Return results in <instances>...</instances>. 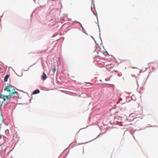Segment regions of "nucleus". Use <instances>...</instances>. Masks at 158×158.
<instances>
[{
    "label": "nucleus",
    "mask_w": 158,
    "mask_h": 158,
    "mask_svg": "<svg viewBox=\"0 0 158 158\" xmlns=\"http://www.w3.org/2000/svg\"><path fill=\"white\" fill-rule=\"evenodd\" d=\"M16 88L12 86L9 85L6 86L4 90L9 92L10 95H12L14 94H16L17 95L18 92L15 91Z\"/></svg>",
    "instance_id": "nucleus-1"
},
{
    "label": "nucleus",
    "mask_w": 158,
    "mask_h": 158,
    "mask_svg": "<svg viewBox=\"0 0 158 158\" xmlns=\"http://www.w3.org/2000/svg\"><path fill=\"white\" fill-rule=\"evenodd\" d=\"M47 78V76L46 74H45V73L44 72H43L42 75L41 76V79L43 80L44 81Z\"/></svg>",
    "instance_id": "nucleus-2"
},
{
    "label": "nucleus",
    "mask_w": 158,
    "mask_h": 158,
    "mask_svg": "<svg viewBox=\"0 0 158 158\" xmlns=\"http://www.w3.org/2000/svg\"><path fill=\"white\" fill-rule=\"evenodd\" d=\"M40 91L38 89H37L35 90L33 93V94H38L40 93Z\"/></svg>",
    "instance_id": "nucleus-3"
},
{
    "label": "nucleus",
    "mask_w": 158,
    "mask_h": 158,
    "mask_svg": "<svg viewBox=\"0 0 158 158\" xmlns=\"http://www.w3.org/2000/svg\"><path fill=\"white\" fill-rule=\"evenodd\" d=\"M3 97H5L7 99H10V96L11 95H10V94H9L8 95H3Z\"/></svg>",
    "instance_id": "nucleus-4"
},
{
    "label": "nucleus",
    "mask_w": 158,
    "mask_h": 158,
    "mask_svg": "<svg viewBox=\"0 0 158 158\" xmlns=\"http://www.w3.org/2000/svg\"><path fill=\"white\" fill-rule=\"evenodd\" d=\"M3 116L1 114H0V121H1V122L2 123H3ZM0 125H1V124H0Z\"/></svg>",
    "instance_id": "nucleus-5"
},
{
    "label": "nucleus",
    "mask_w": 158,
    "mask_h": 158,
    "mask_svg": "<svg viewBox=\"0 0 158 158\" xmlns=\"http://www.w3.org/2000/svg\"><path fill=\"white\" fill-rule=\"evenodd\" d=\"M9 77V75H8V74L6 75L5 76V77L4 78V81H7V79H8V78Z\"/></svg>",
    "instance_id": "nucleus-6"
},
{
    "label": "nucleus",
    "mask_w": 158,
    "mask_h": 158,
    "mask_svg": "<svg viewBox=\"0 0 158 158\" xmlns=\"http://www.w3.org/2000/svg\"><path fill=\"white\" fill-rule=\"evenodd\" d=\"M5 100V98H3V101L2 102H0V106H1L2 105V103L4 102Z\"/></svg>",
    "instance_id": "nucleus-7"
},
{
    "label": "nucleus",
    "mask_w": 158,
    "mask_h": 158,
    "mask_svg": "<svg viewBox=\"0 0 158 158\" xmlns=\"http://www.w3.org/2000/svg\"><path fill=\"white\" fill-rule=\"evenodd\" d=\"M52 70L53 73H54L56 71V70L55 68L52 69Z\"/></svg>",
    "instance_id": "nucleus-8"
},
{
    "label": "nucleus",
    "mask_w": 158,
    "mask_h": 158,
    "mask_svg": "<svg viewBox=\"0 0 158 158\" xmlns=\"http://www.w3.org/2000/svg\"><path fill=\"white\" fill-rule=\"evenodd\" d=\"M111 66V67H114V64H110V65L108 64L107 66Z\"/></svg>",
    "instance_id": "nucleus-9"
},
{
    "label": "nucleus",
    "mask_w": 158,
    "mask_h": 158,
    "mask_svg": "<svg viewBox=\"0 0 158 158\" xmlns=\"http://www.w3.org/2000/svg\"><path fill=\"white\" fill-rule=\"evenodd\" d=\"M110 77L107 78H106L105 79V81H110Z\"/></svg>",
    "instance_id": "nucleus-10"
}]
</instances>
